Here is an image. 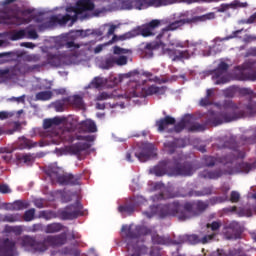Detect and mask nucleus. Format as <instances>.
I'll return each mask as SVG.
<instances>
[{
    "mask_svg": "<svg viewBox=\"0 0 256 256\" xmlns=\"http://www.w3.org/2000/svg\"><path fill=\"white\" fill-rule=\"evenodd\" d=\"M179 0H133L134 7L139 9H148V7H165L167 5H173Z\"/></svg>",
    "mask_w": 256,
    "mask_h": 256,
    "instance_id": "4468645a",
    "label": "nucleus"
},
{
    "mask_svg": "<svg viewBox=\"0 0 256 256\" xmlns=\"http://www.w3.org/2000/svg\"><path fill=\"white\" fill-rule=\"evenodd\" d=\"M19 242L21 247L24 249H30L34 251V253H41L45 249V245L41 243V241H37L35 236L24 235L19 238Z\"/></svg>",
    "mask_w": 256,
    "mask_h": 256,
    "instance_id": "f8f14e48",
    "label": "nucleus"
},
{
    "mask_svg": "<svg viewBox=\"0 0 256 256\" xmlns=\"http://www.w3.org/2000/svg\"><path fill=\"white\" fill-rule=\"evenodd\" d=\"M114 63L115 65H120V66L127 65V56H119V57L114 56Z\"/></svg>",
    "mask_w": 256,
    "mask_h": 256,
    "instance_id": "8fccbe9b",
    "label": "nucleus"
},
{
    "mask_svg": "<svg viewBox=\"0 0 256 256\" xmlns=\"http://www.w3.org/2000/svg\"><path fill=\"white\" fill-rule=\"evenodd\" d=\"M229 70V64L226 62H220L218 67L212 72V79L215 81V85H225L229 83V76L227 71Z\"/></svg>",
    "mask_w": 256,
    "mask_h": 256,
    "instance_id": "9b49d317",
    "label": "nucleus"
},
{
    "mask_svg": "<svg viewBox=\"0 0 256 256\" xmlns=\"http://www.w3.org/2000/svg\"><path fill=\"white\" fill-rule=\"evenodd\" d=\"M53 97V92L51 91H42L36 94V101H49Z\"/></svg>",
    "mask_w": 256,
    "mask_h": 256,
    "instance_id": "4c0bfd02",
    "label": "nucleus"
},
{
    "mask_svg": "<svg viewBox=\"0 0 256 256\" xmlns=\"http://www.w3.org/2000/svg\"><path fill=\"white\" fill-rule=\"evenodd\" d=\"M82 129L87 133H97V124L93 120H85L81 123Z\"/></svg>",
    "mask_w": 256,
    "mask_h": 256,
    "instance_id": "2f4dec72",
    "label": "nucleus"
},
{
    "mask_svg": "<svg viewBox=\"0 0 256 256\" xmlns=\"http://www.w3.org/2000/svg\"><path fill=\"white\" fill-rule=\"evenodd\" d=\"M230 7H237V3L236 2H232L231 4H222L219 12L220 13H225V11H227V9H229Z\"/></svg>",
    "mask_w": 256,
    "mask_h": 256,
    "instance_id": "69168bd1",
    "label": "nucleus"
},
{
    "mask_svg": "<svg viewBox=\"0 0 256 256\" xmlns=\"http://www.w3.org/2000/svg\"><path fill=\"white\" fill-rule=\"evenodd\" d=\"M241 141L244 145H254L256 143V133L250 137L242 136Z\"/></svg>",
    "mask_w": 256,
    "mask_h": 256,
    "instance_id": "49530a36",
    "label": "nucleus"
},
{
    "mask_svg": "<svg viewBox=\"0 0 256 256\" xmlns=\"http://www.w3.org/2000/svg\"><path fill=\"white\" fill-rule=\"evenodd\" d=\"M145 83H147V80L142 84L137 81H131L129 84L130 89L126 94L127 99H134L135 97L145 98L151 95H157L158 93L161 95L165 93L164 87L151 85L150 87L145 88Z\"/></svg>",
    "mask_w": 256,
    "mask_h": 256,
    "instance_id": "0eeeda50",
    "label": "nucleus"
},
{
    "mask_svg": "<svg viewBox=\"0 0 256 256\" xmlns=\"http://www.w3.org/2000/svg\"><path fill=\"white\" fill-rule=\"evenodd\" d=\"M57 47H65L66 49H70V51H75V49H79L81 46L76 44L75 41H67L66 39H61L56 42Z\"/></svg>",
    "mask_w": 256,
    "mask_h": 256,
    "instance_id": "c756f323",
    "label": "nucleus"
},
{
    "mask_svg": "<svg viewBox=\"0 0 256 256\" xmlns=\"http://www.w3.org/2000/svg\"><path fill=\"white\" fill-rule=\"evenodd\" d=\"M115 65V56H109L101 62L102 69H111Z\"/></svg>",
    "mask_w": 256,
    "mask_h": 256,
    "instance_id": "ea45409f",
    "label": "nucleus"
},
{
    "mask_svg": "<svg viewBox=\"0 0 256 256\" xmlns=\"http://www.w3.org/2000/svg\"><path fill=\"white\" fill-rule=\"evenodd\" d=\"M239 33H241V30L238 31H234L231 35L226 36L224 38H216L218 41L223 42V41H229V39H235V37H237V35H239Z\"/></svg>",
    "mask_w": 256,
    "mask_h": 256,
    "instance_id": "bf43d9fd",
    "label": "nucleus"
},
{
    "mask_svg": "<svg viewBox=\"0 0 256 256\" xmlns=\"http://www.w3.org/2000/svg\"><path fill=\"white\" fill-rule=\"evenodd\" d=\"M161 27V20L153 19L150 22L143 24L138 28V31L142 37H154L157 33V29Z\"/></svg>",
    "mask_w": 256,
    "mask_h": 256,
    "instance_id": "2eb2a0df",
    "label": "nucleus"
},
{
    "mask_svg": "<svg viewBox=\"0 0 256 256\" xmlns=\"http://www.w3.org/2000/svg\"><path fill=\"white\" fill-rule=\"evenodd\" d=\"M45 65H51L52 67H59L61 65V57L57 54L48 53L47 62H43L42 65H34L33 69H39V67H45Z\"/></svg>",
    "mask_w": 256,
    "mask_h": 256,
    "instance_id": "412c9836",
    "label": "nucleus"
},
{
    "mask_svg": "<svg viewBox=\"0 0 256 256\" xmlns=\"http://www.w3.org/2000/svg\"><path fill=\"white\" fill-rule=\"evenodd\" d=\"M18 161H22L23 163H31L33 161V156L30 154H23L17 157Z\"/></svg>",
    "mask_w": 256,
    "mask_h": 256,
    "instance_id": "4d7b16f0",
    "label": "nucleus"
},
{
    "mask_svg": "<svg viewBox=\"0 0 256 256\" xmlns=\"http://www.w3.org/2000/svg\"><path fill=\"white\" fill-rule=\"evenodd\" d=\"M0 221L4 223H19L23 221V215L20 213L0 215Z\"/></svg>",
    "mask_w": 256,
    "mask_h": 256,
    "instance_id": "b1692460",
    "label": "nucleus"
},
{
    "mask_svg": "<svg viewBox=\"0 0 256 256\" xmlns=\"http://www.w3.org/2000/svg\"><path fill=\"white\" fill-rule=\"evenodd\" d=\"M107 99H111V95L107 92H101L96 96V101H107Z\"/></svg>",
    "mask_w": 256,
    "mask_h": 256,
    "instance_id": "680f3d73",
    "label": "nucleus"
},
{
    "mask_svg": "<svg viewBox=\"0 0 256 256\" xmlns=\"http://www.w3.org/2000/svg\"><path fill=\"white\" fill-rule=\"evenodd\" d=\"M211 19H215V13H208L202 16H194L192 18H184L179 19L174 22H171L166 26V29L169 31H177V29H181L184 25H193V23H200L203 21H209Z\"/></svg>",
    "mask_w": 256,
    "mask_h": 256,
    "instance_id": "1a4fd4ad",
    "label": "nucleus"
},
{
    "mask_svg": "<svg viewBox=\"0 0 256 256\" xmlns=\"http://www.w3.org/2000/svg\"><path fill=\"white\" fill-rule=\"evenodd\" d=\"M131 37H133V35H132L130 32L125 33V34H123V35H120V36H118V37H117V35H114V36H113V41H117V39H118L119 41H125V40H127V39H131Z\"/></svg>",
    "mask_w": 256,
    "mask_h": 256,
    "instance_id": "13d9d810",
    "label": "nucleus"
},
{
    "mask_svg": "<svg viewBox=\"0 0 256 256\" xmlns=\"http://www.w3.org/2000/svg\"><path fill=\"white\" fill-rule=\"evenodd\" d=\"M63 229H67V227H65L59 222H53L46 225L44 233H47V234L60 233V231H63Z\"/></svg>",
    "mask_w": 256,
    "mask_h": 256,
    "instance_id": "a878e982",
    "label": "nucleus"
},
{
    "mask_svg": "<svg viewBox=\"0 0 256 256\" xmlns=\"http://www.w3.org/2000/svg\"><path fill=\"white\" fill-rule=\"evenodd\" d=\"M151 173L156 177H163V175H181L182 177H191L195 173V168L189 162L177 165L171 168V162L167 160L160 161L156 166L153 167Z\"/></svg>",
    "mask_w": 256,
    "mask_h": 256,
    "instance_id": "423d86ee",
    "label": "nucleus"
},
{
    "mask_svg": "<svg viewBox=\"0 0 256 256\" xmlns=\"http://www.w3.org/2000/svg\"><path fill=\"white\" fill-rule=\"evenodd\" d=\"M33 203L37 209H43L45 207V200L43 198L35 199Z\"/></svg>",
    "mask_w": 256,
    "mask_h": 256,
    "instance_id": "0e129e2a",
    "label": "nucleus"
},
{
    "mask_svg": "<svg viewBox=\"0 0 256 256\" xmlns=\"http://www.w3.org/2000/svg\"><path fill=\"white\" fill-rule=\"evenodd\" d=\"M103 85V78L95 77L91 83L88 85V89H101Z\"/></svg>",
    "mask_w": 256,
    "mask_h": 256,
    "instance_id": "a19ab883",
    "label": "nucleus"
},
{
    "mask_svg": "<svg viewBox=\"0 0 256 256\" xmlns=\"http://www.w3.org/2000/svg\"><path fill=\"white\" fill-rule=\"evenodd\" d=\"M193 118L190 117V124L188 125V131L195 132V131H205L206 125L199 124V123H192Z\"/></svg>",
    "mask_w": 256,
    "mask_h": 256,
    "instance_id": "f704fd0d",
    "label": "nucleus"
},
{
    "mask_svg": "<svg viewBox=\"0 0 256 256\" xmlns=\"http://www.w3.org/2000/svg\"><path fill=\"white\" fill-rule=\"evenodd\" d=\"M256 65V60H247L243 64V68L246 69L247 71H253V67Z\"/></svg>",
    "mask_w": 256,
    "mask_h": 256,
    "instance_id": "6e6d98bb",
    "label": "nucleus"
},
{
    "mask_svg": "<svg viewBox=\"0 0 256 256\" xmlns=\"http://www.w3.org/2000/svg\"><path fill=\"white\" fill-rule=\"evenodd\" d=\"M28 39H39V34H37V30L31 29V25L27 28Z\"/></svg>",
    "mask_w": 256,
    "mask_h": 256,
    "instance_id": "603ef678",
    "label": "nucleus"
},
{
    "mask_svg": "<svg viewBox=\"0 0 256 256\" xmlns=\"http://www.w3.org/2000/svg\"><path fill=\"white\" fill-rule=\"evenodd\" d=\"M243 81H256V70L253 72H249L243 78Z\"/></svg>",
    "mask_w": 256,
    "mask_h": 256,
    "instance_id": "052dcab7",
    "label": "nucleus"
},
{
    "mask_svg": "<svg viewBox=\"0 0 256 256\" xmlns=\"http://www.w3.org/2000/svg\"><path fill=\"white\" fill-rule=\"evenodd\" d=\"M164 147L169 155H173L177 149V143L175 141H168L164 143Z\"/></svg>",
    "mask_w": 256,
    "mask_h": 256,
    "instance_id": "c03bdc74",
    "label": "nucleus"
},
{
    "mask_svg": "<svg viewBox=\"0 0 256 256\" xmlns=\"http://www.w3.org/2000/svg\"><path fill=\"white\" fill-rule=\"evenodd\" d=\"M81 216H83V204H81L79 200L60 212V219H62V221H73V219H77V217Z\"/></svg>",
    "mask_w": 256,
    "mask_h": 256,
    "instance_id": "9d476101",
    "label": "nucleus"
},
{
    "mask_svg": "<svg viewBox=\"0 0 256 256\" xmlns=\"http://www.w3.org/2000/svg\"><path fill=\"white\" fill-rule=\"evenodd\" d=\"M64 103H69L72 107L76 109H83L85 107V102L83 101V97L80 95H73L63 98Z\"/></svg>",
    "mask_w": 256,
    "mask_h": 256,
    "instance_id": "4be33fe9",
    "label": "nucleus"
},
{
    "mask_svg": "<svg viewBox=\"0 0 256 256\" xmlns=\"http://www.w3.org/2000/svg\"><path fill=\"white\" fill-rule=\"evenodd\" d=\"M186 241H188V243H190V245H197V243L200 242L199 236H197L195 234L186 236Z\"/></svg>",
    "mask_w": 256,
    "mask_h": 256,
    "instance_id": "3c124183",
    "label": "nucleus"
},
{
    "mask_svg": "<svg viewBox=\"0 0 256 256\" xmlns=\"http://www.w3.org/2000/svg\"><path fill=\"white\" fill-rule=\"evenodd\" d=\"M152 242L155 245H165L167 243L165 238L163 236H159L158 234L152 235Z\"/></svg>",
    "mask_w": 256,
    "mask_h": 256,
    "instance_id": "de8ad7c7",
    "label": "nucleus"
},
{
    "mask_svg": "<svg viewBox=\"0 0 256 256\" xmlns=\"http://www.w3.org/2000/svg\"><path fill=\"white\" fill-rule=\"evenodd\" d=\"M152 151L151 149H143L141 152L139 153H135V157H137V159L141 162V163H145L147 161H149L151 159V155H152Z\"/></svg>",
    "mask_w": 256,
    "mask_h": 256,
    "instance_id": "473e14b6",
    "label": "nucleus"
},
{
    "mask_svg": "<svg viewBox=\"0 0 256 256\" xmlns=\"http://www.w3.org/2000/svg\"><path fill=\"white\" fill-rule=\"evenodd\" d=\"M223 175H229V173H225V170L217 169V170H203L198 174L200 179H210V180H217Z\"/></svg>",
    "mask_w": 256,
    "mask_h": 256,
    "instance_id": "a211bd4d",
    "label": "nucleus"
},
{
    "mask_svg": "<svg viewBox=\"0 0 256 256\" xmlns=\"http://www.w3.org/2000/svg\"><path fill=\"white\" fill-rule=\"evenodd\" d=\"M222 108L224 109L222 112L208 111L206 125L217 127L223 125V123H231L238 119H243V117H252L256 113V102H249L245 106L243 104H237L232 100H225Z\"/></svg>",
    "mask_w": 256,
    "mask_h": 256,
    "instance_id": "f257e3e1",
    "label": "nucleus"
},
{
    "mask_svg": "<svg viewBox=\"0 0 256 256\" xmlns=\"http://www.w3.org/2000/svg\"><path fill=\"white\" fill-rule=\"evenodd\" d=\"M51 120H52V125L54 127H57L58 125H67V119L65 117L56 116L54 118H51Z\"/></svg>",
    "mask_w": 256,
    "mask_h": 256,
    "instance_id": "a18cd8bd",
    "label": "nucleus"
},
{
    "mask_svg": "<svg viewBox=\"0 0 256 256\" xmlns=\"http://www.w3.org/2000/svg\"><path fill=\"white\" fill-rule=\"evenodd\" d=\"M207 228L211 229V231H219L221 229V223L214 221L211 224H207Z\"/></svg>",
    "mask_w": 256,
    "mask_h": 256,
    "instance_id": "e2e57ef3",
    "label": "nucleus"
},
{
    "mask_svg": "<svg viewBox=\"0 0 256 256\" xmlns=\"http://www.w3.org/2000/svg\"><path fill=\"white\" fill-rule=\"evenodd\" d=\"M175 123H177V121L175 120V118H173L170 115H166L164 118H160L159 120H156L155 126L157 127V131L159 133H169V130L171 128H169L170 125H175Z\"/></svg>",
    "mask_w": 256,
    "mask_h": 256,
    "instance_id": "f3484780",
    "label": "nucleus"
},
{
    "mask_svg": "<svg viewBox=\"0 0 256 256\" xmlns=\"http://www.w3.org/2000/svg\"><path fill=\"white\" fill-rule=\"evenodd\" d=\"M66 141H68V143H73V141H89L90 143H92L93 141H95V136H82V135H73L71 134V129H68V138L66 139Z\"/></svg>",
    "mask_w": 256,
    "mask_h": 256,
    "instance_id": "5701e85b",
    "label": "nucleus"
},
{
    "mask_svg": "<svg viewBox=\"0 0 256 256\" xmlns=\"http://www.w3.org/2000/svg\"><path fill=\"white\" fill-rule=\"evenodd\" d=\"M4 25H19V18L17 17H9L3 20Z\"/></svg>",
    "mask_w": 256,
    "mask_h": 256,
    "instance_id": "09e8293b",
    "label": "nucleus"
},
{
    "mask_svg": "<svg viewBox=\"0 0 256 256\" xmlns=\"http://www.w3.org/2000/svg\"><path fill=\"white\" fill-rule=\"evenodd\" d=\"M189 125H191V116H187L183 118L181 122L174 124V126L168 130V133H181L183 129L189 131Z\"/></svg>",
    "mask_w": 256,
    "mask_h": 256,
    "instance_id": "aec40b11",
    "label": "nucleus"
},
{
    "mask_svg": "<svg viewBox=\"0 0 256 256\" xmlns=\"http://www.w3.org/2000/svg\"><path fill=\"white\" fill-rule=\"evenodd\" d=\"M25 35H26L25 30L14 31L10 35V40L11 41H19L20 39H25Z\"/></svg>",
    "mask_w": 256,
    "mask_h": 256,
    "instance_id": "37998d69",
    "label": "nucleus"
},
{
    "mask_svg": "<svg viewBox=\"0 0 256 256\" xmlns=\"http://www.w3.org/2000/svg\"><path fill=\"white\" fill-rule=\"evenodd\" d=\"M169 37H171V34L169 33V30L165 27L156 36V41H158V45L163 47L165 45V41H169Z\"/></svg>",
    "mask_w": 256,
    "mask_h": 256,
    "instance_id": "7c9ffc66",
    "label": "nucleus"
},
{
    "mask_svg": "<svg viewBox=\"0 0 256 256\" xmlns=\"http://www.w3.org/2000/svg\"><path fill=\"white\" fill-rule=\"evenodd\" d=\"M27 63H39L41 61V55L39 54H27L23 58Z\"/></svg>",
    "mask_w": 256,
    "mask_h": 256,
    "instance_id": "79ce46f5",
    "label": "nucleus"
},
{
    "mask_svg": "<svg viewBox=\"0 0 256 256\" xmlns=\"http://www.w3.org/2000/svg\"><path fill=\"white\" fill-rule=\"evenodd\" d=\"M22 219L26 223H29V222L35 220V208L26 210L22 216Z\"/></svg>",
    "mask_w": 256,
    "mask_h": 256,
    "instance_id": "58836bf2",
    "label": "nucleus"
},
{
    "mask_svg": "<svg viewBox=\"0 0 256 256\" xmlns=\"http://www.w3.org/2000/svg\"><path fill=\"white\" fill-rule=\"evenodd\" d=\"M213 193V187H204L202 190H191L188 192V197H205Z\"/></svg>",
    "mask_w": 256,
    "mask_h": 256,
    "instance_id": "cd10ccee",
    "label": "nucleus"
},
{
    "mask_svg": "<svg viewBox=\"0 0 256 256\" xmlns=\"http://www.w3.org/2000/svg\"><path fill=\"white\" fill-rule=\"evenodd\" d=\"M194 51H191L189 49L187 50H177V49H171L167 48L164 49V54L168 55L172 61H181L182 59H189L193 55Z\"/></svg>",
    "mask_w": 256,
    "mask_h": 256,
    "instance_id": "dca6fc26",
    "label": "nucleus"
},
{
    "mask_svg": "<svg viewBox=\"0 0 256 256\" xmlns=\"http://www.w3.org/2000/svg\"><path fill=\"white\" fill-rule=\"evenodd\" d=\"M208 207L209 204L201 200L184 204L173 202L162 205L159 208V215L162 219L165 217H178L179 221H187V219H191V215L203 213Z\"/></svg>",
    "mask_w": 256,
    "mask_h": 256,
    "instance_id": "7ed1b4c3",
    "label": "nucleus"
},
{
    "mask_svg": "<svg viewBox=\"0 0 256 256\" xmlns=\"http://www.w3.org/2000/svg\"><path fill=\"white\" fill-rule=\"evenodd\" d=\"M241 199V194H239V192L237 191H232L230 194V201L231 203H239Z\"/></svg>",
    "mask_w": 256,
    "mask_h": 256,
    "instance_id": "5fc2aeb1",
    "label": "nucleus"
},
{
    "mask_svg": "<svg viewBox=\"0 0 256 256\" xmlns=\"http://www.w3.org/2000/svg\"><path fill=\"white\" fill-rule=\"evenodd\" d=\"M55 217H57V215L51 210H42L39 212V218L45 219L46 221H51V219H55Z\"/></svg>",
    "mask_w": 256,
    "mask_h": 256,
    "instance_id": "c9c22d12",
    "label": "nucleus"
},
{
    "mask_svg": "<svg viewBox=\"0 0 256 256\" xmlns=\"http://www.w3.org/2000/svg\"><path fill=\"white\" fill-rule=\"evenodd\" d=\"M253 90L251 88H241L240 89V95H243L244 97L247 95H253Z\"/></svg>",
    "mask_w": 256,
    "mask_h": 256,
    "instance_id": "338daca9",
    "label": "nucleus"
},
{
    "mask_svg": "<svg viewBox=\"0 0 256 256\" xmlns=\"http://www.w3.org/2000/svg\"><path fill=\"white\" fill-rule=\"evenodd\" d=\"M95 9V3L91 0H79L76 6H70L66 8L68 14L54 15L50 17L51 23H58L59 25H67L69 21H77L78 15L85 13V11H93Z\"/></svg>",
    "mask_w": 256,
    "mask_h": 256,
    "instance_id": "39448f33",
    "label": "nucleus"
},
{
    "mask_svg": "<svg viewBox=\"0 0 256 256\" xmlns=\"http://www.w3.org/2000/svg\"><path fill=\"white\" fill-rule=\"evenodd\" d=\"M121 231L124 233L128 251H132L131 256L147 255L149 248L145 245H139L137 241L145 231L143 226L123 225Z\"/></svg>",
    "mask_w": 256,
    "mask_h": 256,
    "instance_id": "20e7f679",
    "label": "nucleus"
},
{
    "mask_svg": "<svg viewBox=\"0 0 256 256\" xmlns=\"http://www.w3.org/2000/svg\"><path fill=\"white\" fill-rule=\"evenodd\" d=\"M31 204L26 200H16L11 204V211H24V209H29Z\"/></svg>",
    "mask_w": 256,
    "mask_h": 256,
    "instance_id": "bb28decb",
    "label": "nucleus"
},
{
    "mask_svg": "<svg viewBox=\"0 0 256 256\" xmlns=\"http://www.w3.org/2000/svg\"><path fill=\"white\" fill-rule=\"evenodd\" d=\"M246 57H256V47H251L246 52Z\"/></svg>",
    "mask_w": 256,
    "mask_h": 256,
    "instance_id": "774afa93",
    "label": "nucleus"
},
{
    "mask_svg": "<svg viewBox=\"0 0 256 256\" xmlns=\"http://www.w3.org/2000/svg\"><path fill=\"white\" fill-rule=\"evenodd\" d=\"M137 205L131 203L126 205H121L118 207L119 213H126L127 215H133L135 213V208Z\"/></svg>",
    "mask_w": 256,
    "mask_h": 256,
    "instance_id": "72a5a7b5",
    "label": "nucleus"
},
{
    "mask_svg": "<svg viewBox=\"0 0 256 256\" xmlns=\"http://www.w3.org/2000/svg\"><path fill=\"white\" fill-rule=\"evenodd\" d=\"M33 147H37V142H33L31 139H27L26 137L19 138L18 148L23 149H33Z\"/></svg>",
    "mask_w": 256,
    "mask_h": 256,
    "instance_id": "c85d7f7f",
    "label": "nucleus"
},
{
    "mask_svg": "<svg viewBox=\"0 0 256 256\" xmlns=\"http://www.w3.org/2000/svg\"><path fill=\"white\" fill-rule=\"evenodd\" d=\"M42 245H44V250H41V253H45L49 247H61L67 243V234L62 233L59 235H48L46 236L43 241H40Z\"/></svg>",
    "mask_w": 256,
    "mask_h": 256,
    "instance_id": "ddd939ff",
    "label": "nucleus"
},
{
    "mask_svg": "<svg viewBox=\"0 0 256 256\" xmlns=\"http://www.w3.org/2000/svg\"><path fill=\"white\" fill-rule=\"evenodd\" d=\"M225 147H229L230 151L224 156H204L202 161L205 167H215L217 163H221L226 167L225 173H228V175H233L237 172L249 173V171L256 169V162H238L239 159H245V151L239 150L235 145L230 146L227 142L225 143Z\"/></svg>",
    "mask_w": 256,
    "mask_h": 256,
    "instance_id": "f03ea898",
    "label": "nucleus"
},
{
    "mask_svg": "<svg viewBox=\"0 0 256 256\" xmlns=\"http://www.w3.org/2000/svg\"><path fill=\"white\" fill-rule=\"evenodd\" d=\"M6 231H8L9 233H16V235H21V233H23V227L21 226H14V227H8L6 228Z\"/></svg>",
    "mask_w": 256,
    "mask_h": 256,
    "instance_id": "864d4df0",
    "label": "nucleus"
},
{
    "mask_svg": "<svg viewBox=\"0 0 256 256\" xmlns=\"http://www.w3.org/2000/svg\"><path fill=\"white\" fill-rule=\"evenodd\" d=\"M47 175L57 180L60 185H80L81 183V174H61V170L53 166L48 167Z\"/></svg>",
    "mask_w": 256,
    "mask_h": 256,
    "instance_id": "6e6552de",
    "label": "nucleus"
},
{
    "mask_svg": "<svg viewBox=\"0 0 256 256\" xmlns=\"http://www.w3.org/2000/svg\"><path fill=\"white\" fill-rule=\"evenodd\" d=\"M243 233V229L238 222H232L229 225V228L226 232L227 239H241V234Z\"/></svg>",
    "mask_w": 256,
    "mask_h": 256,
    "instance_id": "6ab92c4d",
    "label": "nucleus"
},
{
    "mask_svg": "<svg viewBox=\"0 0 256 256\" xmlns=\"http://www.w3.org/2000/svg\"><path fill=\"white\" fill-rule=\"evenodd\" d=\"M19 75H23V65L16 64L10 67V77H19Z\"/></svg>",
    "mask_w": 256,
    "mask_h": 256,
    "instance_id": "e433bc0d",
    "label": "nucleus"
},
{
    "mask_svg": "<svg viewBox=\"0 0 256 256\" xmlns=\"http://www.w3.org/2000/svg\"><path fill=\"white\" fill-rule=\"evenodd\" d=\"M87 149H89V144L85 142H78L69 147V151L73 155H81V153H83V151H87Z\"/></svg>",
    "mask_w": 256,
    "mask_h": 256,
    "instance_id": "393cba45",
    "label": "nucleus"
}]
</instances>
